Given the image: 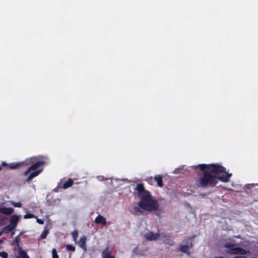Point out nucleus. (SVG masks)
<instances>
[{
    "instance_id": "nucleus-1",
    "label": "nucleus",
    "mask_w": 258,
    "mask_h": 258,
    "mask_svg": "<svg viewBox=\"0 0 258 258\" xmlns=\"http://www.w3.org/2000/svg\"><path fill=\"white\" fill-rule=\"evenodd\" d=\"M198 166L201 170L196 180L198 187H213L217 185L218 180L227 182L232 176L231 173L226 172L224 167L219 164H202Z\"/></svg>"
},
{
    "instance_id": "nucleus-2",
    "label": "nucleus",
    "mask_w": 258,
    "mask_h": 258,
    "mask_svg": "<svg viewBox=\"0 0 258 258\" xmlns=\"http://www.w3.org/2000/svg\"><path fill=\"white\" fill-rule=\"evenodd\" d=\"M45 161H37L35 157H32L30 159H27L23 162L17 163H11L10 165L11 169H17L22 166H30L24 172V175L27 176L29 174L28 177L25 180V182L29 183L31 180L34 177L37 176L42 171V169L36 170L39 167L44 165Z\"/></svg>"
},
{
    "instance_id": "nucleus-3",
    "label": "nucleus",
    "mask_w": 258,
    "mask_h": 258,
    "mask_svg": "<svg viewBox=\"0 0 258 258\" xmlns=\"http://www.w3.org/2000/svg\"><path fill=\"white\" fill-rule=\"evenodd\" d=\"M135 190L137 191V194L140 199L138 205L142 210L152 212L158 209V201L151 196L148 190L145 189L143 183L137 184Z\"/></svg>"
},
{
    "instance_id": "nucleus-4",
    "label": "nucleus",
    "mask_w": 258,
    "mask_h": 258,
    "mask_svg": "<svg viewBox=\"0 0 258 258\" xmlns=\"http://www.w3.org/2000/svg\"><path fill=\"white\" fill-rule=\"evenodd\" d=\"M237 245H238V244H232L227 242L224 244V246L226 248V252L229 254L243 255L247 253L246 250L236 246Z\"/></svg>"
},
{
    "instance_id": "nucleus-5",
    "label": "nucleus",
    "mask_w": 258,
    "mask_h": 258,
    "mask_svg": "<svg viewBox=\"0 0 258 258\" xmlns=\"http://www.w3.org/2000/svg\"><path fill=\"white\" fill-rule=\"evenodd\" d=\"M186 242L185 245H181L179 247V251L186 253H188V250L192 247V243L191 238H188L183 240Z\"/></svg>"
},
{
    "instance_id": "nucleus-6",
    "label": "nucleus",
    "mask_w": 258,
    "mask_h": 258,
    "mask_svg": "<svg viewBox=\"0 0 258 258\" xmlns=\"http://www.w3.org/2000/svg\"><path fill=\"white\" fill-rule=\"evenodd\" d=\"M246 190L249 189V191H246L247 193L250 194L252 196L258 195V184H249L245 186Z\"/></svg>"
},
{
    "instance_id": "nucleus-7",
    "label": "nucleus",
    "mask_w": 258,
    "mask_h": 258,
    "mask_svg": "<svg viewBox=\"0 0 258 258\" xmlns=\"http://www.w3.org/2000/svg\"><path fill=\"white\" fill-rule=\"evenodd\" d=\"M159 233H154L152 232L149 231L144 234V238L148 241H154L158 239L160 237Z\"/></svg>"
},
{
    "instance_id": "nucleus-8",
    "label": "nucleus",
    "mask_w": 258,
    "mask_h": 258,
    "mask_svg": "<svg viewBox=\"0 0 258 258\" xmlns=\"http://www.w3.org/2000/svg\"><path fill=\"white\" fill-rule=\"evenodd\" d=\"M112 250L109 247H106L102 253V258H114V256L111 255Z\"/></svg>"
},
{
    "instance_id": "nucleus-9",
    "label": "nucleus",
    "mask_w": 258,
    "mask_h": 258,
    "mask_svg": "<svg viewBox=\"0 0 258 258\" xmlns=\"http://www.w3.org/2000/svg\"><path fill=\"white\" fill-rule=\"evenodd\" d=\"M20 220L19 216L16 215H13L10 219V224L12 227L16 228Z\"/></svg>"
},
{
    "instance_id": "nucleus-10",
    "label": "nucleus",
    "mask_w": 258,
    "mask_h": 258,
    "mask_svg": "<svg viewBox=\"0 0 258 258\" xmlns=\"http://www.w3.org/2000/svg\"><path fill=\"white\" fill-rule=\"evenodd\" d=\"M170 238L171 236L170 234L163 235L162 237V240L163 243L171 246L173 245L174 244V241Z\"/></svg>"
},
{
    "instance_id": "nucleus-11",
    "label": "nucleus",
    "mask_w": 258,
    "mask_h": 258,
    "mask_svg": "<svg viewBox=\"0 0 258 258\" xmlns=\"http://www.w3.org/2000/svg\"><path fill=\"white\" fill-rule=\"evenodd\" d=\"M14 210L12 208H7L5 207H0V213L6 215H10L13 213Z\"/></svg>"
},
{
    "instance_id": "nucleus-12",
    "label": "nucleus",
    "mask_w": 258,
    "mask_h": 258,
    "mask_svg": "<svg viewBox=\"0 0 258 258\" xmlns=\"http://www.w3.org/2000/svg\"><path fill=\"white\" fill-rule=\"evenodd\" d=\"M73 184V181L72 179L69 178L67 181H65L63 184L62 186H61L60 184H58L57 188H62L63 189H67L71 187Z\"/></svg>"
},
{
    "instance_id": "nucleus-13",
    "label": "nucleus",
    "mask_w": 258,
    "mask_h": 258,
    "mask_svg": "<svg viewBox=\"0 0 258 258\" xmlns=\"http://www.w3.org/2000/svg\"><path fill=\"white\" fill-rule=\"evenodd\" d=\"M95 222L96 224H102V225L106 224V219L101 215H98L95 219Z\"/></svg>"
},
{
    "instance_id": "nucleus-14",
    "label": "nucleus",
    "mask_w": 258,
    "mask_h": 258,
    "mask_svg": "<svg viewBox=\"0 0 258 258\" xmlns=\"http://www.w3.org/2000/svg\"><path fill=\"white\" fill-rule=\"evenodd\" d=\"M131 213L135 215H140L142 214L143 211L142 208L138 206L134 207L131 211Z\"/></svg>"
},
{
    "instance_id": "nucleus-15",
    "label": "nucleus",
    "mask_w": 258,
    "mask_h": 258,
    "mask_svg": "<svg viewBox=\"0 0 258 258\" xmlns=\"http://www.w3.org/2000/svg\"><path fill=\"white\" fill-rule=\"evenodd\" d=\"M86 236H82L78 241V244L80 247L83 249H86Z\"/></svg>"
},
{
    "instance_id": "nucleus-16",
    "label": "nucleus",
    "mask_w": 258,
    "mask_h": 258,
    "mask_svg": "<svg viewBox=\"0 0 258 258\" xmlns=\"http://www.w3.org/2000/svg\"><path fill=\"white\" fill-rule=\"evenodd\" d=\"M154 180L157 183V185L159 187H162L163 186L162 176L160 175H157L154 177Z\"/></svg>"
},
{
    "instance_id": "nucleus-17",
    "label": "nucleus",
    "mask_w": 258,
    "mask_h": 258,
    "mask_svg": "<svg viewBox=\"0 0 258 258\" xmlns=\"http://www.w3.org/2000/svg\"><path fill=\"white\" fill-rule=\"evenodd\" d=\"M15 229V228H14L13 227H12L10 224H9L8 225L4 227L2 229V231L1 232H3V233H9L12 232Z\"/></svg>"
},
{
    "instance_id": "nucleus-18",
    "label": "nucleus",
    "mask_w": 258,
    "mask_h": 258,
    "mask_svg": "<svg viewBox=\"0 0 258 258\" xmlns=\"http://www.w3.org/2000/svg\"><path fill=\"white\" fill-rule=\"evenodd\" d=\"M19 255L17 258H30L25 251L22 250L20 247H19Z\"/></svg>"
},
{
    "instance_id": "nucleus-19",
    "label": "nucleus",
    "mask_w": 258,
    "mask_h": 258,
    "mask_svg": "<svg viewBox=\"0 0 258 258\" xmlns=\"http://www.w3.org/2000/svg\"><path fill=\"white\" fill-rule=\"evenodd\" d=\"M49 233L48 229H44L40 235V238L42 239H45Z\"/></svg>"
},
{
    "instance_id": "nucleus-20",
    "label": "nucleus",
    "mask_w": 258,
    "mask_h": 258,
    "mask_svg": "<svg viewBox=\"0 0 258 258\" xmlns=\"http://www.w3.org/2000/svg\"><path fill=\"white\" fill-rule=\"evenodd\" d=\"M72 236L73 237V238L75 241H77L78 236V232L77 230H74L72 232Z\"/></svg>"
},
{
    "instance_id": "nucleus-21",
    "label": "nucleus",
    "mask_w": 258,
    "mask_h": 258,
    "mask_svg": "<svg viewBox=\"0 0 258 258\" xmlns=\"http://www.w3.org/2000/svg\"><path fill=\"white\" fill-rule=\"evenodd\" d=\"M52 258H59V256L57 254L56 249L53 248L52 250Z\"/></svg>"
},
{
    "instance_id": "nucleus-22",
    "label": "nucleus",
    "mask_w": 258,
    "mask_h": 258,
    "mask_svg": "<svg viewBox=\"0 0 258 258\" xmlns=\"http://www.w3.org/2000/svg\"><path fill=\"white\" fill-rule=\"evenodd\" d=\"M35 217H36V216L34 214H31V213L26 214L24 216V219H30V218H35Z\"/></svg>"
},
{
    "instance_id": "nucleus-23",
    "label": "nucleus",
    "mask_w": 258,
    "mask_h": 258,
    "mask_svg": "<svg viewBox=\"0 0 258 258\" xmlns=\"http://www.w3.org/2000/svg\"><path fill=\"white\" fill-rule=\"evenodd\" d=\"M66 248L69 250H71L72 251H75V249H76L75 247L72 245L67 244V245H66Z\"/></svg>"
},
{
    "instance_id": "nucleus-24",
    "label": "nucleus",
    "mask_w": 258,
    "mask_h": 258,
    "mask_svg": "<svg viewBox=\"0 0 258 258\" xmlns=\"http://www.w3.org/2000/svg\"><path fill=\"white\" fill-rule=\"evenodd\" d=\"M10 164H8V163H6V162H3L2 163V164L1 165H0V171H1V170H2V168H3V166H5V167H8L9 169H11V168H10Z\"/></svg>"
},
{
    "instance_id": "nucleus-25",
    "label": "nucleus",
    "mask_w": 258,
    "mask_h": 258,
    "mask_svg": "<svg viewBox=\"0 0 258 258\" xmlns=\"http://www.w3.org/2000/svg\"><path fill=\"white\" fill-rule=\"evenodd\" d=\"M0 256L2 257L3 258H8V254L5 251H2V252H0Z\"/></svg>"
},
{
    "instance_id": "nucleus-26",
    "label": "nucleus",
    "mask_w": 258,
    "mask_h": 258,
    "mask_svg": "<svg viewBox=\"0 0 258 258\" xmlns=\"http://www.w3.org/2000/svg\"><path fill=\"white\" fill-rule=\"evenodd\" d=\"M12 205L15 207H18V208H20L22 206V204L20 203V202H13Z\"/></svg>"
},
{
    "instance_id": "nucleus-27",
    "label": "nucleus",
    "mask_w": 258,
    "mask_h": 258,
    "mask_svg": "<svg viewBox=\"0 0 258 258\" xmlns=\"http://www.w3.org/2000/svg\"><path fill=\"white\" fill-rule=\"evenodd\" d=\"M37 222L40 224H43L44 223V222L43 220L40 219H37Z\"/></svg>"
},
{
    "instance_id": "nucleus-28",
    "label": "nucleus",
    "mask_w": 258,
    "mask_h": 258,
    "mask_svg": "<svg viewBox=\"0 0 258 258\" xmlns=\"http://www.w3.org/2000/svg\"><path fill=\"white\" fill-rule=\"evenodd\" d=\"M233 258H247V257L246 256H243V255H242V256H235V257H233Z\"/></svg>"
},
{
    "instance_id": "nucleus-29",
    "label": "nucleus",
    "mask_w": 258,
    "mask_h": 258,
    "mask_svg": "<svg viewBox=\"0 0 258 258\" xmlns=\"http://www.w3.org/2000/svg\"><path fill=\"white\" fill-rule=\"evenodd\" d=\"M3 234V232H0V236Z\"/></svg>"
},
{
    "instance_id": "nucleus-30",
    "label": "nucleus",
    "mask_w": 258,
    "mask_h": 258,
    "mask_svg": "<svg viewBox=\"0 0 258 258\" xmlns=\"http://www.w3.org/2000/svg\"><path fill=\"white\" fill-rule=\"evenodd\" d=\"M17 245H19L18 241H17Z\"/></svg>"
},
{
    "instance_id": "nucleus-31",
    "label": "nucleus",
    "mask_w": 258,
    "mask_h": 258,
    "mask_svg": "<svg viewBox=\"0 0 258 258\" xmlns=\"http://www.w3.org/2000/svg\"><path fill=\"white\" fill-rule=\"evenodd\" d=\"M2 241V240H0V243H1Z\"/></svg>"
}]
</instances>
